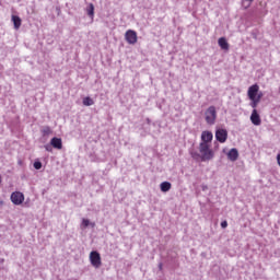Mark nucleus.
<instances>
[{
	"instance_id": "nucleus-26",
	"label": "nucleus",
	"mask_w": 280,
	"mask_h": 280,
	"mask_svg": "<svg viewBox=\"0 0 280 280\" xmlns=\"http://www.w3.org/2000/svg\"><path fill=\"white\" fill-rule=\"evenodd\" d=\"M0 183H1V176H0Z\"/></svg>"
},
{
	"instance_id": "nucleus-15",
	"label": "nucleus",
	"mask_w": 280,
	"mask_h": 280,
	"mask_svg": "<svg viewBox=\"0 0 280 280\" xmlns=\"http://www.w3.org/2000/svg\"><path fill=\"white\" fill-rule=\"evenodd\" d=\"M88 16H95V5L93 3H90L86 8Z\"/></svg>"
},
{
	"instance_id": "nucleus-20",
	"label": "nucleus",
	"mask_w": 280,
	"mask_h": 280,
	"mask_svg": "<svg viewBox=\"0 0 280 280\" xmlns=\"http://www.w3.org/2000/svg\"><path fill=\"white\" fill-rule=\"evenodd\" d=\"M33 166H34L35 170H40L43 167V163L34 162Z\"/></svg>"
},
{
	"instance_id": "nucleus-19",
	"label": "nucleus",
	"mask_w": 280,
	"mask_h": 280,
	"mask_svg": "<svg viewBox=\"0 0 280 280\" xmlns=\"http://www.w3.org/2000/svg\"><path fill=\"white\" fill-rule=\"evenodd\" d=\"M90 224L92 228L95 226V223H91V221H89V219H83L81 226H83V229H86V226H89Z\"/></svg>"
},
{
	"instance_id": "nucleus-17",
	"label": "nucleus",
	"mask_w": 280,
	"mask_h": 280,
	"mask_svg": "<svg viewBox=\"0 0 280 280\" xmlns=\"http://www.w3.org/2000/svg\"><path fill=\"white\" fill-rule=\"evenodd\" d=\"M40 132H42L43 137H47V136L51 135L52 131L49 126H45L42 128Z\"/></svg>"
},
{
	"instance_id": "nucleus-23",
	"label": "nucleus",
	"mask_w": 280,
	"mask_h": 280,
	"mask_svg": "<svg viewBox=\"0 0 280 280\" xmlns=\"http://www.w3.org/2000/svg\"><path fill=\"white\" fill-rule=\"evenodd\" d=\"M50 141H62V139L54 137Z\"/></svg>"
},
{
	"instance_id": "nucleus-24",
	"label": "nucleus",
	"mask_w": 280,
	"mask_h": 280,
	"mask_svg": "<svg viewBox=\"0 0 280 280\" xmlns=\"http://www.w3.org/2000/svg\"><path fill=\"white\" fill-rule=\"evenodd\" d=\"M278 165L280 166V153L277 155Z\"/></svg>"
},
{
	"instance_id": "nucleus-8",
	"label": "nucleus",
	"mask_w": 280,
	"mask_h": 280,
	"mask_svg": "<svg viewBox=\"0 0 280 280\" xmlns=\"http://www.w3.org/2000/svg\"><path fill=\"white\" fill-rule=\"evenodd\" d=\"M228 137H229V132L225 129H218L215 131L217 141H226Z\"/></svg>"
},
{
	"instance_id": "nucleus-25",
	"label": "nucleus",
	"mask_w": 280,
	"mask_h": 280,
	"mask_svg": "<svg viewBox=\"0 0 280 280\" xmlns=\"http://www.w3.org/2000/svg\"><path fill=\"white\" fill-rule=\"evenodd\" d=\"M152 121L150 120V118H147V124H151Z\"/></svg>"
},
{
	"instance_id": "nucleus-5",
	"label": "nucleus",
	"mask_w": 280,
	"mask_h": 280,
	"mask_svg": "<svg viewBox=\"0 0 280 280\" xmlns=\"http://www.w3.org/2000/svg\"><path fill=\"white\" fill-rule=\"evenodd\" d=\"M125 40H127V43L129 45H137V32L132 31V30H128L125 34Z\"/></svg>"
},
{
	"instance_id": "nucleus-10",
	"label": "nucleus",
	"mask_w": 280,
	"mask_h": 280,
	"mask_svg": "<svg viewBox=\"0 0 280 280\" xmlns=\"http://www.w3.org/2000/svg\"><path fill=\"white\" fill-rule=\"evenodd\" d=\"M51 148H56V150H62V141H51L50 144L46 145L47 152H51Z\"/></svg>"
},
{
	"instance_id": "nucleus-13",
	"label": "nucleus",
	"mask_w": 280,
	"mask_h": 280,
	"mask_svg": "<svg viewBox=\"0 0 280 280\" xmlns=\"http://www.w3.org/2000/svg\"><path fill=\"white\" fill-rule=\"evenodd\" d=\"M12 22H13V25H14V30H20L21 28V18L18 16V15H12L11 18Z\"/></svg>"
},
{
	"instance_id": "nucleus-22",
	"label": "nucleus",
	"mask_w": 280,
	"mask_h": 280,
	"mask_svg": "<svg viewBox=\"0 0 280 280\" xmlns=\"http://www.w3.org/2000/svg\"><path fill=\"white\" fill-rule=\"evenodd\" d=\"M226 226H229V222L222 221V222H221V228H222V229H226Z\"/></svg>"
},
{
	"instance_id": "nucleus-16",
	"label": "nucleus",
	"mask_w": 280,
	"mask_h": 280,
	"mask_svg": "<svg viewBox=\"0 0 280 280\" xmlns=\"http://www.w3.org/2000/svg\"><path fill=\"white\" fill-rule=\"evenodd\" d=\"M250 100V103H249V106L254 109V110H257V106H259V101L258 98H249Z\"/></svg>"
},
{
	"instance_id": "nucleus-3",
	"label": "nucleus",
	"mask_w": 280,
	"mask_h": 280,
	"mask_svg": "<svg viewBox=\"0 0 280 280\" xmlns=\"http://www.w3.org/2000/svg\"><path fill=\"white\" fill-rule=\"evenodd\" d=\"M90 261L93 268H101L102 267V256L98 252H91L90 253Z\"/></svg>"
},
{
	"instance_id": "nucleus-21",
	"label": "nucleus",
	"mask_w": 280,
	"mask_h": 280,
	"mask_svg": "<svg viewBox=\"0 0 280 280\" xmlns=\"http://www.w3.org/2000/svg\"><path fill=\"white\" fill-rule=\"evenodd\" d=\"M261 97H264V93L262 92H258L257 95H256V100L261 102Z\"/></svg>"
},
{
	"instance_id": "nucleus-12",
	"label": "nucleus",
	"mask_w": 280,
	"mask_h": 280,
	"mask_svg": "<svg viewBox=\"0 0 280 280\" xmlns=\"http://www.w3.org/2000/svg\"><path fill=\"white\" fill-rule=\"evenodd\" d=\"M201 141H213V133L211 131H203L201 133Z\"/></svg>"
},
{
	"instance_id": "nucleus-1",
	"label": "nucleus",
	"mask_w": 280,
	"mask_h": 280,
	"mask_svg": "<svg viewBox=\"0 0 280 280\" xmlns=\"http://www.w3.org/2000/svg\"><path fill=\"white\" fill-rule=\"evenodd\" d=\"M199 152L200 153L194 152V151L190 152L191 158L195 161H201V162L211 161V159H213V156L215 155L213 153V149H211V142L209 141H203L200 143Z\"/></svg>"
},
{
	"instance_id": "nucleus-6",
	"label": "nucleus",
	"mask_w": 280,
	"mask_h": 280,
	"mask_svg": "<svg viewBox=\"0 0 280 280\" xmlns=\"http://www.w3.org/2000/svg\"><path fill=\"white\" fill-rule=\"evenodd\" d=\"M258 93H259V85L258 84H254V85L248 88L247 95H248L249 100L257 98Z\"/></svg>"
},
{
	"instance_id": "nucleus-2",
	"label": "nucleus",
	"mask_w": 280,
	"mask_h": 280,
	"mask_svg": "<svg viewBox=\"0 0 280 280\" xmlns=\"http://www.w3.org/2000/svg\"><path fill=\"white\" fill-rule=\"evenodd\" d=\"M206 121L207 124H209L210 126H213V124H215V119L218 117V113L215 112V106H210L206 113Z\"/></svg>"
},
{
	"instance_id": "nucleus-18",
	"label": "nucleus",
	"mask_w": 280,
	"mask_h": 280,
	"mask_svg": "<svg viewBox=\"0 0 280 280\" xmlns=\"http://www.w3.org/2000/svg\"><path fill=\"white\" fill-rule=\"evenodd\" d=\"M95 104V101L93 98L86 96L83 98V106H93Z\"/></svg>"
},
{
	"instance_id": "nucleus-14",
	"label": "nucleus",
	"mask_w": 280,
	"mask_h": 280,
	"mask_svg": "<svg viewBox=\"0 0 280 280\" xmlns=\"http://www.w3.org/2000/svg\"><path fill=\"white\" fill-rule=\"evenodd\" d=\"M160 188H161V191H163L164 194L170 191V189H172V183L170 182H163L161 185H160Z\"/></svg>"
},
{
	"instance_id": "nucleus-4",
	"label": "nucleus",
	"mask_w": 280,
	"mask_h": 280,
	"mask_svg": "<svg viewBox=\"0 0 280 280\" xmlns=\"http://www.w3.org/2000/svg\"><path fill=\"white\" fill-rule=\"evenodd\" d=\"M11 202L15 206H20L22 202H25V195L21 191H14L11 194Z\"/></svg>"
},
{
	"instance_id": "nucleus-11",
	"label": "nucleus",
	"mask_w": 280,
	"mask_h": 280,
	"mask_svg": "<svg viewBox=\"0 0 280 280\" xmlns=\"http://www.w3.org/2000/svg\"><path fill=\"white\" fill-rule=\"evenodd\" d=\"M218 45L223 51H229V42H226L225 37H220L218 40Z\"/></svg>"
},
{
	"instance_id": "nucleus-9",
	"label": "nucleus",
	"mask_w": 280,
	"mask_h": 280,
	"mask_svg": "<svg viewBox=\"0 0 280 280\" xmlns=\"http://www.w3.org/2000/svg\"><path fill=\"white\" fill-rule=\"evenodd\" d=\"M228 159L229 161H232V163H235V161L240 159V152L237 151V149H231L228 152Z\"/></svg>"
},
{
	"instance_id": "nucleus-7",
	"label": "nucleus",
	"mask_w": 280,
	"mask_h": 280,
	"mask_svg": "<svg viewBox=\"0 0 280 280\" xmlns=\"http://www.w3.org/2000/svg\"><path fill=\"white\" fill-rule=\"evenodd\" d=\"M250 121L254 124V126H261V117L257 113V109H253L250 115Z\"/></svg>"
}]
</instances>
